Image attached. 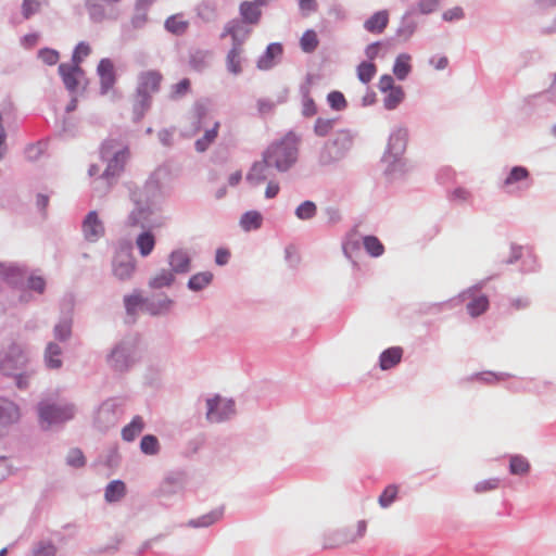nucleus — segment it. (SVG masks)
Masks as SVG:
<instances>
[{"label": "nucleus", "instance_id": "f257e3e1", "mask_svg": "<svg viewBox=\"0 0 556 556\" xmlns=\"http://www.w3.org/2000/svg\"><path fill=\"white\" fill-rule=\"evenodd\" d=\"M407 142L408 129L395 126L389 135L387 148L380 160L382 174L388 182L402 179L407 172V162L404 157Z\"/></svg>", "mask_w": 556, "mask_h": 556}, {"label": "nucleus", "instance_id": "f03ea898", "mask_svg": "<svg viewBox=\"0 0 556 556\" xmlns=\"http://www.w3.org/2000/svg\"><path fill=\"white\" fill-rule=\"evenodd\" d=\"M141 337L128 332L117 340L105 356L109 368L116 374L128 372L141 358Z\"/></svg>", "mask_w": 556, "mask_h": 556}, {"label": "nucleus", "instance_id": "7ed1b4c3", "mask_svg": "<svg viewBox=\"0 0 556 556\" xmlns=\"http://www.w3.org/2000/svg\"><path fill=\"white\" fill-rule=\"evenodd\" d=\"M357 132L352 129H340L334 136L321 144L317 152L316 162L321 168L336 166L344 160L354 146Z\"/></svg>", "mask_w": 556, "mask_h": 556}, {"label": "nucleus", "instance_id": "20e7f679", "mask_svg": "<svg viewBox=\"0 0 556 556\" xmlns=\"http://www.w3.org/2000/svg\"><path fill=\"white\" fill-rule=\"evenodd\" d=\"M300 138L290 130L280 140L273 142L264 152L263 156L268 164H271L280 173L288 172L298 161Z\"/></svg>", "mask_w": 556, "mask_h": 556}, {"label": "nucleus", "instance_id": "39448f33", "mask_svg": "<svg viewBox=\"0 0 556 556\" xmlns=\"http://www.w3.org/2000/svg\"><path fill=\"white\" fill-rule=\"evenodd\" d=\"M76 407L74 404H58L42 400L37 404V414L40 424L48 427L62 425L74 418Z\"/></svg>", "mask_w": 556, "mask_h": 556}, {"label": "nucleus", "instance_id": "423d86ee", "mask_svg": "<svg viewBox=\"0 0 556 556\" xmlns=\"http://www.w3.org/2000/svg\"><path fill=\"white\" fill-rule=\"evenodd\" d=\"M498 274L490 275L489 277L478 281L471 287L467 288L463 292L459 293V298L462 300L470 299V301L466 304L467 313L470 317L477 318L483 315L490 307V301L488 295L480 294L476 295L477 292L481 291L486 283L494 279Z\"/></svg>", "mask_w": 556, "mask_h": 556}, {"label": "nucleus", "instance_id": "0eeeda50", "mask_svg": "<svg viewBox=\"0 0 556 556\" xmlns=\"http://www.w3.org/2000/svg\"><path fill=\"white\" fill-rule=\"evenodd\" d=\"M136 269V261L130 243H119L112 260V273L121 281L129 280Z\"/></svg>", "mask_w": 556, "mask_h": 556}, {"label": "nucleus", "instance_id": "6e6552de", "mask_svg": "<svg viewBox=\"0 0 556 556\" xmlns=\"http://www.w3.org/2000/svg\"><path fill=\"white\" fill-rule=\"evenodd\" d=\"M28 366V356L16 342H12L0 353V372L3 376L15 375Z\"/></svg>", "mask_w": 556, "mask_h": 556}, {"label": "nucleus", "instance_id": "1a4fd4ad", "mask_svg": "<svg viewBox=\"0 0 556 556\" xmlns=\"http://www.w3.org/2000/svg\"><path fill=\"white\" fill-rule=\"evenodd\" d=\"M132 202H138L140 205L150 206L156 211L162 199V189L156 173L152 174L146 184L130 193Z\"/></svg>", "mask_w": 556, "mask_h": 556}, {"label": "nucleus", "instance_id": "9d476101", "mask_svg": "<svg viewBox=\"0 0 556 556\" xmlns=\"http://www.w3.org/2000/svg\"><path fill=\"white\" fill-rule=\"evenodd\" d=\"M532 186L530 170L523 165L509 168L506 177L498 184V188L508 194L528 190Z\"/></svg>", "mask_w": 556, "mask_h": 556}, {"label": "nucleus", "instance_id": "9b49d317", "mask_svg": "<svg viewBox=\"0 0 556 556\" xmlns=\"http://www.w3.org/2000/svg\"><path fill=\"white\" fill-rule=\"evenodd\" d=\"M236 415V403L232 399L215 395L206 400V419L210 422H224Z\"/></svg>", "mask_w": 556, "mask_h": 556}, {"label": "nucleus", "instance_id": "f8f14e48", "mask_svg": "<svg viewBox=\"0 0 556 556\" xmlns=\"http://www.w3.org/2000/svg\"><path fill=\"white\" fill-rule=\"evenodd\" d=\"M21 419L20 406L12 400L0 396V440Z\"/></svg>", "mask_w": 556, "mask_h": 556}, {"label": "nucleus", "instance_id": "ddd939ff", "mask_svg": "<svg viewBox=\"0 0 556 556\" xmlns=\"http://www.w3.org/2000/svg\"><path fill=\"white\" fill-rule=\"evenodd\" d=\"M546 102L556 105V74L549 89L538 94H533L526 100L525 112L527 115L536 114L543 116L547 113L548 109L542 108Z\"/></svg>", "mask_w": 556, "mask_h": 556}, {"label": "nucleus", "instance_id": "4468645a", "mask_svg": "<svg viewBox=\"0 0 556 556\" xmlns=\"http://www.w3.org/2000/svg\"><path fill=\"white\" fill-rule=\"evenodd\" d=\"M187 483V473L185 470L169 471L157 489L160 498H170L173 495L180 493Z\"/></svg>", "mask_w": 556, "mask_h": 556}, {"label": "nucleus", "instance_id": "2eb2a0df", "mask_svg": "<svg viewBox=\"0 0 556 556\" xmlns=\"http://www.w3.org/2000/svg\"><path fill=\"white\" fill-rule=\"evenodd\" d=\"M117 421V403L114 399L103 401L97 408L93 422L100 430H106Z\"/></svg>", "mask_w": 556, "mask_h": 556}, {"label": "nucleus", "instance_id": "dca6fc26", "mask_svg": "<svg viewBox=\"0 0 556 556\" xmlns=\"http://www.w3.org/2000/svg\"><path fill=\"white\" fill-rule=\"evenodd\" d=\"M26 268L14 263L0 262V277L13 289H23L26 282Z\"/></svg>", "mask_w": 556, "mask_h": 556}, {"label": "nucleus", "instance_id": "f3484780", "mask_svg": "<svg viewBox=\"0 0 556 556\" xmlns=\"http://www.w3.org/2000/svg\"><path fill=\"white\" fill-rule=\"evenodd\" d=\"M97 75L100 80V94L105 96L117 81L113 61L109 58L101 59L97 66Z\"/></svg>", "mask_w": 556, "mask_h": 556}, {"label": "nucleus", "instance_id": "a211bd4d", "mask_svg": "<svg viewBox=\"0 0 556 556\" xmlns=\"http://www.w3.org/2000/svg\"><path fill=\"white\" fill-rule=\"evenodd\" d=\"M83 235L86 241L94 243L104 236V225L99 218L97 211H90L81 224Z\"/></svg>", "mask_w": 556, "mask_h": 556}, {"label": "nucleus", "instance_id": "6ab92c4d", "mask_svg": "<svg viewBox=\"0 0 556 556\" xmlns=\"http://www.w3.org/2000/svg\"><path fill=\"white\" fill-rule=\"evenodd\" d=\"M162 80L163 76L159 71H143L138 75L136 91L137 93L152 96L160 91Z\"/></svg>", "mask_w": 556, "mask_h": 556}, {"label": "nucleus", "instance_id": "aec40b11", "mask_svg": "<svg viewBox=\"0 0 556 556\" xmlns=\"http://www.w3.org/2000/svg\"><path fill=\"white\" fill-rule=\"evenodd\" d=\"M128 156V148L124 147L122 149L117 150V153H115L114 157L108 161H104L106 163V167L103 170V173L100 175V179H103L106 181V184L111 185V179L117 178L121 173L124 170L126 161Z\"/></svg>", "mask_w": 556, "mask_h": 556}, {"label": "nucleus", "instance_id": "412c9836", "mask_svg": "<svg viewBox=\"0 0 556 556\" xmlns=\"http://www.w3.org/2000/svg\"><path fill=\"white\" fill-rule=\"evenodd\" d=\"M58 71L65 88L70 92H75L79 85V76L84 75V70L72 63H61Z\"/></svg>", "mask_w": 556, "mask_h": 556}, {"label": "nucleus", "instance_id": "4be33fe9", "mask_svg": "<svg viewBox=\"0 0 556 556\" xmlns=\"http://www.w3.org/2000/svg\"><path fill=\"white\" fill-rule=\"evenodd\" d=\"M191 256L184 249L173 250L168 255V265L174 275L188 274L191 270Z\"/></svg>", "mask_w": 556, "mask_h": 556}, {"label": "nucleus", "instance_id": "5701e85b", "mask_svg": "<svg viewBox=\"0 0 556 556\" xmlns=\"http://www.w3.org/2000/svg\"><path fill=\"white\" fill-rule=\"evenodd\" d=\"M283 47L280 42L269 43L264 53L260 55L256 62V67L261 71L271 70L277 64V59L281 58Z\"/></svg>", "mask_w": 556, "mask_h": 556}, {"label": "nucleus", "instance_id": "b1692460", "mask_svg": "<svg viewBox=\"0 0 556 556\" xmlns=\"http://www.w3.org/2000/svg\"><path fill=\"white\" fill-rule=\"evenodd\" d=\"M135 204L134 210L129 213L127 218V225L130 227H141L143 229L150 226L151 216L154 214V210L147 205H140L138 202Z\"/></svg>", "mask_w": 556, "mask_h": 556}, {"label": "nucleus", "instance_id": "393cba45", "mask_svg": "<svg viewBox=\"0 0 556 556\" xmlns=\"http://www.w3.org/2000/svg\"><path fill=\"white\" fill-rule=\"evenodd\" d=\"M174 305V301L167 295H162L153 299H146L144 311L151 316L167 315Z\"/></svg>", "mask_w": 556, "mask_h": 556}, {"label": "nucleus", "instance_id": "a878e982", "mask_svg": "<svg viewBox=\"0 0 556 556\" xmlns=\"http://www.w3.org/2000/svg\"><path fill=\"white\" fill-rule=\"evenodd\" d=\"M260 4L255 1H242L239 5V13L241 23L247 25H257L262 17Z\"/></svg>", "mask_w": 556, "mask_h": 556}, {"label": "nucleus", "instance_id": "bb28decb", "mask_svg": "<svg viewBox=\"0 0 556 556\" xmlns=\"http://www.w3.org/2000/svg\"><path fill=\"white\" fill-rule=\"evenodd\" d=\"M389 17L388 10H380L370 15L363 26L370 34H382L389 24Z\"/></svg>", "mask_w": 556, "mask_h": 556}, {"label": "nucleus", "instance_id": "cd10ccee", "mask_svg": "<svg viewBox=\"0 0 556 556\" xmlns=\"http://www.w3.org/2000/svg\"><path fill=\"white\" fill-rule=\"evenodd\" d=\"M403 353L401 346H391L383 350L379 355V368L383 371L394 368L401 363Z\"/></svg>", "mask_w": 556, "mask_h": 556}, {"label": "nucleus", "instance_id": "c85d7f7f", "mask_svg": "<svg viewBox=\"0 0 556 556\" xmlns=\"http://www.w3.org/2000/svg\"><path fill=\"white\" fill-rule=\"evenodd\" d=\"M63 350L58 342H48L43 353V359L47 368L53 370L60 369L63 365V361L61 358Z\"/></svg>", "mask_w": 556, "mask_h": 556}, {"label": "nucleus", "instance_id": "c756f323", "mask_svg": "<svg viewBox=\"0 0 556 556\" xmlns=\"http://www.w3.org/2000/svg\"><path fill=\"white\" fill-rule=\"evenodd\" d=\"M415 9L407 10L401 17L400 25L395 31V35L403 39L408 40L417 29V22L413 18Z\"/></svg>", "mask_w": 556, "mask_h": 556}, {"label": "nucleus", "instance_id": "7c9ffc66", "mask_svg": "<svg viewBox=\"0 0 556 556\" xmlns=\"http://www.w3.org/2000/svg\"><path fill=\"white\" fill-rule=\"evenodd\" d=\"M224 516V507H217L204 514L200 517L192 518L188 521L187 526L190 528H207L217 521H219Z\"/></svg>", "mask_w": 556, "mask_h": 556}, {"label": "nucleus", "instance_id": "2f4dec72", "mask_svg": "<svg viewBox=\"0 0 556 556\" xmlns=\"http://www.w3.org/2000/svg\"><path fill=\"white\" fill-rule=\"evenodd\" d=\"M269 167L273 165L268 164L264 157L262 161L254 162L247 174V180L252 185H260L267 179Z\"/></svg>", "mask_w": 556, "mask_h": 556}, {"label": "nucleus", "instance_id": "473e14b6", "mask_svg": "<svg viewBox=\"0 0 556 556\" xmlns=\"http://www.w3.org/2000/svg\"><path fill=\"white\" fill-rule=\"evenodd\" d=\"M152 105V96L150 94H135V100L132 103V122L139 123L144 117L146 113L150 110Z\"/></svg>", "mask_w": 556, "mask_h": 556}, {"label": "nucleus", "instance_id": "72a5a7b5", "mask_svg": "<svg viewBox=\"0 0 556 556\" xmlns=\"http://www.w3.org/2000/svg\"><path fill=\"white\" fill-rule=\"evenodd\" d=\"M197 16L204 23L215 22L218 17L217 3L214 0H202L195 7Z\"/></svg>", "mask_w": 556, "mask_h": 556}, {"label": "nucleus", "instance_id": "f704fd0d", "mask_svg": "<svg viewBox=\"0 0 556 556\" xmlns=\"http://www.w3.org/2000/svg\"><path fill=\"white\" fill-rule=\"evenodd\" d=\"M211 58L212 51L197 49L190 52L189 65L193 71L202 73L208 67Z\"/></svg>", "mask_w": 556, "mask_h": 556}, {"label": "nucleus", "instance_id": "c9c22d12", "mask_svg": "<svg viewBox=\"0 0 556 556\" xmlns=\"http://www.w3.org/2000/svg\"><path fill=\"white\" fill-rule=\"evenodd\" d=\"M73 319L71 316H62L53 327V337L55 342H66L73 333Z\"/></svg>", "mask_w": 556, "mask_h": 556}, {"label": "nucleus", "instance_id": "e433bc0d", "mask_svg": "<svg viewBox=\"0 0 556 556\" xmlns=\"http://www.w3.org/2000/svg\"><path fill=\"white\" fill-rule=\"evenodd\" d=\"M511 375L508 372H496L491 370L475 372L470 375L467 380L468 381H478L483 384H495L500 381H504L510 378Z\"/></svg>", "mask_w": 556, "mask_h": 556}, {"label": "nucleus", "instance_id": "4c0bfd02", "mask_svg": "<svg viewBox=\"0 0 556 556\" xmlns=\"http://www.w3.org/2000/svg\"><path fill=\"white\" fill-rule=\"evenodd\" d=\"M126 494V484L124 481L116 479L108 483L104 491V498L108 503H116Z\"/></svg>", "mask_w": 556, "mask_h": 556}, {"label": "nucleus", "instance_id": "58836bf2", "mask_svg": "<svg viewBox=\"0 0 556 556\" xmlns=\"http://www.w3.org/2000/svg\"><path fill=\"white\" fill-rule=\"evenodd\" d=\"M213 278V273L208 270L197 273L189 278L187 288L193 292H200L212 283Z\"/></svg>", "mask_w": 556, "mask_h": 556}, {"label": "nucleus", "instance_id": "ea45409f", "mask_svg": "<svg viewBox=\"0 0 556 556\" xmlns=\"http://www.w3.org/2000/svg\"><path fill=\"white\" fill-rule=\"evenodd\" d=\"M410 59L412 58L409 54L401 53L394 61L392 72L394 76L401 81L405 80L412 72Z\"/></svg>", "mask_w": 556, "mask_h": 556}, {"label": "nucleus", "instance_id": "a19ab883", "mask_svg": "<svg viewBox=\"0 0 556 556\" xmlns=\"http://www.w3.org/2000/svg\"><path fill=\"white\" fill-rule=\"evenodd\" d=\"M144 421L141 416H135L129 424L122 429V438L126 442L134 441L143 430Z\"/></svg>", "mask_w": 556, "mask_h": 556}, {"label": "nucleus", "instance_id": "79ce46f5", "mask_svg": "<svg viewBox=\"0 0 556 556\" xmlns=\"http://www.w3.org/2000/svg\"><path fill=\"white\" fill-rule=\"evenodd\" d=\"M263 215L258 211H248L240 218V227L244 231L257 230L262 227Z\"/></svg>", "mask_w": 556, "mask_h": 556}, {"label": "nucleus", "instance_id": "37998d69", "mask_svg": "<svg viewBox=\"0 0 556 556\" xmlns=\"http://www.w3.org/2000/svg\"><path fill=\"white\" fill-rule=\"evenodd\" d=\"M355 536H353V533L349 529H340L334 531L326 541L325 547L327 548H333L338 547L340 545L348 544L350 542H354Z\"/></svg>", "mask_w": 556, "mask_h": 556}, {"label": "nucleus", "instance_id": "c03bdc74", "mask_svg": "<svg viewBox=\"0 0 556 556\" xmlns=\"http://www.w3.org/2000/svg\"><path fill=\"white\" fill-rule=\"evenodd\" d=\"M136 244L139 249L140 255L147 257L152 253L155 247V237L150 230L142 231L137 237Z\"/></svg>", "mask_w": 556, "mask_h": 556}, {"label": "nucleus", "instance_id": "a18cd8bd", "mask_svg": "<svg viewBox=\"0 0 556 556\" xmlns=\"http://www.w3.org/2000/svg\"><path fill=\"white\" fill-rule=\"evenodd\" d=\"M219 122H215L211 129H207L204 135L197 139L194 142V149L197 152L203 153L208 147L215 141L218 135Z\"/></svg>", "mask_w": 556, "mask_h": 556}, {"label": "nucleus", "instance_id": "49530a36", "mask_svg": "<svg viewBox=\"0 0 556 556\" xmlns=\"http://www.w3.org/2000/svg\"><path fill=\"white\" fill-rule=\"evenodd\" d=\"M405 99V92L401 85L389 90L383 99V106L388 111L395 110Z\"/></svg>", "mask_w": 556, "mask_h": 556}, {"label": "nucleus", "instance_id": "de8ad7c7", "mask_svg": "<svg viewBox=\"0 0 556 556\" xmlns=\"http://www.w3.org/2000/svg\"><path fill=\"white\" fill-rule=\"evenodd\" d=\"M363 247L371 257H379L384 253V245L379 238L374 235L363 237Z\"/></svg>", "mask_w": 556, "mask_h": 556}, {"label": "nucleus", "instance_id": "09e8293b", "mask_svg": "<svg viewBox=\"0 0 556 556\" xmlns=\"http://www.w3.org/2000/svg\"><path fill=\"white\" fill-rule=\"evenodd\" d=\"M523 247L520 244L511 243L509 248V253L507 256L498 253L495 258L496 265H513L517 263L522 257Z\"/></svg>", "mask_w": 556, "mask_h": 556}, {"label": "nucleus", "instance_id": "8fccbe9b", "mask_svg": "<svg viewBox=\"0 0 556 556\" xmlns=\"http://www.w3.org/2000/svg\"><path fill=\"white\" fill-rule=\"evenodd\" d=\"M529 460L519 454L511 455L509 459V473L513 476H523L530 471Z\"/></svg>", "mask_w": 556, "mask_h": 556}, {"label": "nucleus", "instance_id": "3c124183", "mask_svg": "<svg viewBox=\"0 0 556 556\" xmlns=\"http://www.w3.org/2000/svg\"><path fill=\"white\" fill-rule=\"evenodd\" d=\"M240 53L241 49L231 47L226 55L227 71L233 75H239L242 73Z\"/></svg>", "mask_w": 556, "mask_h": 556}, {"label": "nucleus", "instance_id": "603ef678", "mask_svg": "<svg viewBox=\"0 0 556 556\" xmlns=\"http://www.w3.org/2000/svg\"><path fill=\"white\" fill-rule=\"evenodd\" d=\"M317 214V205L314 201L305 200L300 203L294 211V215L300 220H311Z\"/></svg>", "mask_w": 556, "mask_h": 556}, {"label": "nucleus", "instance_id": "864d4df0", "mask_svg": "<svg viewBox=\"0 0 556 556\" xmlns=\"http://www.w3.org/2000/svg\"><path fill=\"white\" fill-rule=\"evenodd\" d=\"M362 243L358 239H348L342 244V251L344 256L353 264L357 266L356 258L361 254Z\"/></svg>", "mask_w": 556, "mask_h": 556}, {"label": "nucleus", "instance_id": "5fc2aeb1", "mask_svg": "<svg viewBox=\"0 0 556 556\" xmlns=\"http://www.w3.org/2000/svg\"><path fill=\"white\" fill-rule=\"evenodd\" d=\"M175 281V275L167 269H161L153 278L150 279L149 286L152 289H162L170 287Z\"/></svg>", "mask_w": 556, "mask_h": 556}, {"label": "nucleus", "instance_id": "6e6d98bb", "mask_svg": "<svg viewBox=\"0 0 556 556\" xmlns=\"http://www.w3.org/2000/svg\"><path fill=\"white\" fill-rule=\"evenodd\" d=\"M146 299L139 294H127L124 296V306L128 316H134L137 314L138 308H146Z\"/></svg>", "mask_w": 556, "mask_h": 556}, {"label": "nucleus", "instance_id": "4d7b16f0", "mask_svg": "<svg viewBox=\"0 0 556 556\" xmlns=\"http://www.w3.org/2000/svg\"><path fill=\"white\" fill-rule=\"evenodd\" d=\"M36 374V370L30 366L17 371L15 375H8L7 377L14 379V384L20 390H26L29 387L30 379Z\"/></svg>", "mask_w": 556, "mask_h": 556}, {"label": "nucleus", "instance_id": "13d9d810", "mask_svg": "<svg viewBox=\"0 0 556 556\" xmlns=\"http://www.w3.org/2000/svg\"><path fill=\"white\" fill-rule=\"evenodd\" d=\"M318 45L319 40L314 29L305 30L300 39V47L302 51L305 53L314 52L317 49Z\"/></svg>", "mask_w": 556, "mask_h": 556}, {"label": "nucleus", "instance_id": "bf43d9fd", "mask_svg": "<svg viewBox=\"0 0 556 556\" xmlns=\"http://www.w3.org/2000/svg\"><path fill=\"white\" fill-rule=\"evenodd\" d=\"M188 22L178 20V15H170L165 20L164 28L176 36H180L188 29Z\"/></svg>", "mask_w": 556, "mask_h": 556}, {"label": "nucleus", "instance_id": "052dcab7", "mask_svg": "<svg viewBox=\"0 0 556 556\" xmlns=\"http://www.w3.org/2000/svg\"><path fill=\"white\" fill-rule=\"evenodd\" d=\"M377 66L374 62L363 61L357 65V78L363 84H368L375 77Z\"/></svg>", "mask_w": 556, "mask_h": 556}, {"label": "nucleus", "instance_id": "680f3d73", "mask_svg": "<svg viewBox=\"0 0 556 556\" xmlns=\"http://www.w3.org/2000/svg\"><path fill=\"white\" fill-rule=\"evenodd\" d=\"M85 5L92 22L100 23L103 21L105 10L101 0H86Z\"/></svg>", "mask_w": 556, "mask_h": 556}, {"label": "nucleus", "instance_id": "e2e57ef3", "mask_svg": "<svg viewBox=\"0 0 556 556\" xmlns=\"http://www.w3.org/2000/svg\"><path fill=\"white\" fill-rule=\"evenodd\" d=\"M140 451L146 455H156L160 451L159 439L154 434H146L140 440Z\"/></svg>", "mask_w": 556, "mask_h": 556}, {"label": "nucleus", "instance_id": "0e129e2a", "mask_svg": "<svg viewBox=\"0 0 556 556\" xmlns=\"http://www.w3.org/2000/svg\"><path fill=\"white\" fill-rule=\"evenodd\" d=\"M336 123H337L336 118L317 117L314 123V128H313L314 134L317 137L324 138L332 131Z\"/></svg>", "mask_w": 556, "mask_h": 556}, {"label": "nucleus", "instance_id": "69168bd1", "mask_svg": "<svg viewBox=\"0 0 556 556\" xmlns=\"http://www.w3.org/2000/svg\"><path fill=\"white\" fill-rule=\"evenodd\" d=\"M399 486L396 484H389L384 488L378 497V503L382 508L390 507L396 500Z\"/></svg>", "mask_w": 556, "mask_h": 556}, {"label": "nucleus", "instance_id": "338daca9", "mask_svg": "<svg viewBox=\"0 0 556 556\" xmlns=\"http://www.w3.org/2000/svg\"><path fill=\"white\" fill-rule=\"evenodd\" d=\"M327 102L331 110L341 112L348 108V101L344 94L339 90L330 91L327 94Z\"/></svg>", "mask_w": 556, "mask_h": 556}, {"label": "nucleus", "instance_id": "774afa93", "mask_svg": "<svg viewBox=\"0 0 556 556\" xmlns=\"http://www.w3.org/2000/svg\"><path fill=\"white\" fill-rule=\"evenodd\" d=\"M56 552V546L51 541L47 540H41L33 546L34 556H55Z\"/></svg>", "mask_w": 556, "mask_h": 556}]
</instances>
